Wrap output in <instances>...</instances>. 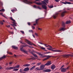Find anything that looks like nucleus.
Masks as SVG:
<instances>
[{"mask_svg":"<svg viewBox=\"0 0 73 73\" xmlns=\"http://www.w3.org/2000/svg\"><path fill=\"white\" fill-rule=\"evenodd\" d=\"M10 19L11 20L14 22H13V24H11V25H12L13 27V26H15V27H17V23H16V21H15V20H14L12 17H10Z\"/></svg>","mask_w":73,"mask_h":73,"instance_id":"1","label":"nucleus"},{"mask_svg":"<svg viewBox=\"0 0 73 73\" xmlns=\"http://www.w3.org/2000/svg\"><path fill=\"white\" fill-rule=\"evenodd\" d=\"M25 42H26L28 44H29V45H34V46H36V44H34L33 43L31 42L28 40L25 39Z\"/></svg>","mask_w":73,"mask_h":73,"instance_id":"2","label":"nucleus"},{"mask_svg":"<svg viewBox=\"0 0 73 73\" xmlns=\"http://www.w3.org/2000/svg\"><path fill=\"white\" fill-rule=\"evenodd\" d=\"M41 2L42 3H39V2H35V4H37V5H42V4H46V3L44 1H42Z\"/></svg>","mask_w":73,"mask_h":73,"instance_id":"3","label":"nucleus"},{"mask_svg":"<svg viewBox=\"0 0 73 73\" xmlns=\"http://www.w3.org/2000/svg\"><path fill=\"white\" fill-rule=\"evenodd\" d=\"M64 57H68L69 56H71V57H73V55L71 54H67V55H64L63 56Z\"/></svg>","mask_w":73,"mask_h":73,"instance_id":"4","label":"nucleus"},{"mask_svg":"<svg viewBox=\"0 0 73 73\" xmlns=\"http://www.w3.org/2000/svg\"><path fill=\"white\" fill-rule=\"evenodd\" d=\"M46 5H47V4H46L42 5V7L43 8V9H44L46 10V9H47V7H46Z\"/></svg>","mask_w":73,"mask_h":73,"instance_id":"5","label":"nucleus"},{"mask_svg":"<svg viewBox=\"0 0 73 73\" xmlns=\"http://www.w3.org/2000/svg\"><path fill=\"white\" fill-rule=\"evenodd\" d=\"M45 65H40V70H43L44 69V68L45 67Z\"/></svg>","mask_w":73,"mask_h":73,"instance_id":"6","label":"nucleus"},{"mask_svg":"<svg viewBox=\"0 0 73 73\" xmlns=\"http://www.w3.org/2000/svg\"><path fill=\"white\" fill-rule=\"evenodd\" d=\"M66 30V29H65V28L62 27L60 28L59 29V31H65Z\"/></svg>","mask_w":73,"mask_h":73,"instance_id":"7","label":"nucleus"},{"mask_svg":"<svg viewBox=\"0 0 73 73\" xmlns=\"http://www.w3.org/2000/svg\"><path fill=\"white\" fill-rule=\"evenodd\" d=\"M66 13V11H63L62 12L61 14V16L62 17H63L65 16V13Z\"/></svg>","mask_w":73,"mask_h":73,"instance_id":"8","label":"nucleus"},{"mask_svg":"<svg viewBox=\"0 0 73 73\" xmlns=\"http://www.w3.org/2000/svg\"><path fill=\"white\" fill-rule=\"evenodd\" d=\"M29 70V67H27L25 68L23 70V71L24 72H27V71H28V70Z\"/></svg>","mask_w":73,"mask_h":73,"instance_id":"9","label":"nucleus"},{"mask_svg":"<svg viewBox=\"0 0 73 73\" xmlns=\"http://www.w3.org/2000/svg\"><path fill=\"white\" fill-rule=\"evenodd\" d=\"M52 64V63H51V62L50 61L48 62L47 63H46L45 65V66H48V65H50L51 64Z\"/></svg>","mask_w":73,"mask_h":73,"instance_id":"10","label":"nucleus"},{"mask_svg":"<svg viewBox=\"0 0 73 73\" xmlns=\"http://www.w3.org/2000/svg\"><path fill=\"white\" fill-rule=\"evenodd\" d=\"M58 13H56L55 14L53 15V17L54 19H56L57 17V16H58Z\"/></svg>","mask_w":73,"mask_h":73,"instance_id":"11","label":"nucleus"},{"mask_svg":"<svg viewBox=\"0 0 73 73\" xmlns=\"http://www.w3.org/2000/svg\"><path fill=\"white\" fill-rule=\"evenodd\" d=\"M62 4H72L70 2H62Z\"/></svg>","mask_w":73,"mask_h":73,"instance_id":"12","label":"nucleus"},{"mask_svg":"<svg viewBox=\"0 0 73 73\" xmlns=\"http://www.w3.org/2000/svg\"><path fill=\"white\" fill-rule=\"evenodd\" d=\"M61 69V72H65L66 70V69L64 68H62Z\"/></svg>","mask_w":73,"mask_h":73,"instance_id":"13","label":"nucleus"},{"mask_svg":"<svg viewBox=\"0 0 73 73\" xmlns=\"http://www.w3.org/2000/svg\"><path fill=\"white\" fill-rule=\"evenodd\" d=\"M50 71H51V70L50 69H46L43 70L44 72H50Z\"/></svg>","mask_w":73,"mask_h":73,"instance_id":"14","label":"nucleus"},{"mask_svg":"<svg viewBox=\"0 0 73 73\" xmlns=\"http://www.w3.org/2000/svg\"><path fill=\"white\" fill-rule=\"evenodd\" d=\"M6 69L7 70H11V69H13V67H7Z\"/></svg>","mask_w":73,"mask_h":73,"instance_id":"15","label":"nucleus"},{"mask_svg":"<svg viewBox=\"0 0 73 73\" xmlns=\"http://www.w3.org/2000/svg\"><path fill=\"white\" fill-rule=\"evenodd\" d=\"M25 1L27 2V4H32L33 3L31 1H28V0H24Z\"/></svg>","mask_w":73,"mask_h":73,"instance_id":"16","label":"nucleus"},{"mask_svg":"<svg viewBox=\"0 0 73 73\" xmlns=\"http://www.w3.org/2000/svg\"><path fill=\"white\" fill-rule=\"evenodd\" d=\"M30 66V64H25L23 66H24V67L29 66Z\"/></svg>","mask_w":73,"mask_h":73,"instance_id":"17","label":"nucleus"},{"mask_svg":"<svg viewBox=\"0 0 73 73\" xmlns=\"http://www.w3.org/2000/svg\"><path fill=\"white\" fill-rule=\"evenodd\" d=\"M12 48H13V49H18V47L14 46H12Z\"/></svg>","mask_w":73,"mask_h":73,"instance_id":"18","label":"nucleus"},{"mask_svg":"<svg viewBox=\"0 0 73 73\" xmlns=\"http://www.w3.org/2000/svg\"><path fill=\"white\" fill-rule=\"evenodd\" d=\"M40 48L42 49V50H44L45 51H46V52H47V50H45L46 48L44 47H40Z\"/></svg>","mask_w":73,"mask_h":73,"instance_id":"19","label":"nucleus"},{"mask_svg":"<svg viewBox=\"0 0 73 73\" xmlns=\"http://www.w3.org/2000/svg\"><path fill=\"white\" fill-rule=\"evenodd\" d=\"M32 54L33 55V56L35 57H36L37 58H38V56H37V55H36V54H33V53H32Z\"/></svg>","mask_w":73,"mask_h":73,"instance_id":"20","label":"nucleus"},{"mask_svg":"<svg viewBox=\"0 0 73 73\" xmlns=\"http://www.w3.org/2000/svg\"><path fill=\"white\" fill-rule=\"evenodd\" d=\"M37 54H38L39 56H43L44 55L43 54H41V52H36Z\"/></svg>","mask_w":73,"mask_h":73,"instance_id":"21","label":"nucleus"},{"mask_svg":"<svg viewBox=\"0 0 73 73\" xmlns=\"http://www.w3.org/2000/svg\"><path fill=\"white\" fill-rule=\"evenodd\" d=\"M20 67V65H18L15 67H13V69H15V68H19Z\"/></svg>","mask_w":73,"mask_h":73,"instance_id":"22","label":"nucleus"},{"mask_svg":"<svg viewBox=\"0 0 73 73\" xmlns=\"http://www.w3.org/2000/svg\"><path fill=\"white\" fill-rule=\"evenodd\" d=\"M5 57H6V56L4 55L2 57L0 58V60H3V58H5Z\"/></svg>","mask_w":73,"mask_h":73,"instance_id":"23","label":"nucleus"},{"mask_svg":"<svg viewBox=\"0 0 73 73\" xmlns=\"http://www.w3.org/2000/svg\"><path fill=\"white\" fill-rule=\"evenodd\" d=\"M53 52H61V51L60 50H53Z\"/></svg>","mask_w":73,"mask_h":73,"instance_id":"24","label":"nucleus"},{"mask_svg":"<svg viewBox=\"0 0 73 73\" xmlns=\"http://www.w3.org/2000/svg\"><path fill=\"white\" fill-rule=\"evenodd\" d=\"M35 66H33L30 69V70H32L33 69H35Z\"/></svg>","mask_w":73,"mask_h":73,"instance_id":"25","label":"nucleus"},{"mask_svg":"<svg viewBox=\"0 0 73 73\" xmlns=\"http://www.w3.org/2000/svg\"><path fill=\"white\" fill-rule=\"evenodd\" d=\"M71 23V22L70 21H68L66 22V23L67 24H69Z\"/></svg>","mask_w":73,"mask_h":73,"instance_id":"26","label":"nucleus"},{"mask_svg":"<svg viewBox=\"0 0 73 73\" xmlns=\"http://www.w3.org/2000/svg\"><path fill=\"white\" fill-rule=\"evenodd\" d=\"M55 68H56V67L54 65H53L51 67V68L52 69H54Z\"/></svg>","mask_w":73,"mask_h":73,"instance_id":"27","label":"nucleus"},{"mask_svg":"<svg viewBox=\"0 0 73 73\" xmlns=\"http://www.w3.org/2000/svg\"><path fill=\"white\" fill-rule=\"evenodd\" d=\"M65 23L64 22H62V26L63 27H65Z\"/></svg>","mask_w":73,"mask_h":73,"instance_id":"28","label":"nucleus"},{"mask_svg":"<svg viewBox=\"0 0 73 73\" xmlns=\"http://www.w3.org/2000/svg\"><path fill=\"white\" fill-rule=\"evenodd\" d=\"M51 56H50L49 55H46V58H47L48 59H49V58L50 57H51Z\"/></svg>","mask_w":73,"mask_h":73,"instance_id":"29","label":"nucleus"},{"mask_svg":"<svg viewBox=\"0 0 73 73\" xmlns=\"http://www.w3.org/2000/svg\"><path fill=\"white\" fill-rule=\"evenodd\" d=\"M36 70H40V69L39 68V67H38L35 68Z\"/></svg>","mask_w":73,"mask_h":73,"instance_id":"30","label":"nucleus"},{"mask_svg":"<svg viewBox=\"0 0 73 73\" xmlns=\"http://www.w3.org/2000/svg\"><path fill=\"white\" fill-rule=\"evenodd\" d=\"M31 59H32V60H36L35 58L34 57H32L30 59H28V60H31Z\"/></svg>","mask_w":73,"mask_h":73,"instance_id":"31","label":"nucleus"},{"mask_svg":"<svg viewBox=\"0 0 73 73\" xmlns=\"http://www.w3.org/2000/svg\"><path fill=\"white\" fill-rule=\"evenodd\" d=\"M38 20H39V19H36V24H38Z\"/></svg>","mask_w":73,"mask_h":73,"instance_id":"32","label":"nucleus"},{"mask_svg":"<svg viewBox=\"0 0 73 73\" xmlns=\"http://www.w3.org/2000/svg\"><path fill=\"white\" fill-rule=\"evenodd\" d=\"M5 11V9H2L1 10H0V12H4Z\"/></svg>","mask_w":73,"mask_h":73,"instance_id":"33","label":"nucleus"},{"mask_svg":"<svg viewBox=\"0 0 73 73\" xmlns=\"http://www.w3.org/2000/svg\"><path fill=\"white\" fill-rule=\"evenodd\" d=\"M41 62H39L36 65H38V66L39 65H41Z\"/></svg>","mask_w":73,"mask_h":73,"instance_id":"34","label":"nucleus"},{"mask_svg":"<svg viewBox=\"0 0 73 73\" xmlns=\"http://www.w3.org/2000/svg\"><path fill=\"white\" fill-rule=\"evenodd\" d=\"M16 10H17V9H16V8H15V10H12L11 11L12 12H15V11H16Z\"/></svg>","mask_w":73,"mask_h":73,"instance_id":"35","label":"nucleus"},{"mask_svg":"<svg viewBox=\"0 0 73 73\" xmlns=\"http://www.w3.org/2000/svg\"><path fill=\"white\" fill-rule=\"evenodd\" d=\"M43 45H44L46 47H48V46H49V45H48V46H47L48 45V44H43Z\"/></svg>","mask_w":73,"mask_h":73,"instance_id":"36","label":"nucleus"},{"mask_svg":"<svg viewBox=\"0 0 73 73\" xmlns=\"http://www.w3.org/2000/svg\"><path fill=\"white\" fill-rule=\"evenodd\" d=\"M0 24L2 25H3V24H4V23H3V22L1 21H0Z\"/></svg>","mask_w":73,"mask_h":73,"instance_id":"37","label":"nucleus"},{"mask_svg":"<svg viewBox=\"0 0 73 73\" xmlns=\"http://www.w3.org/2000/svg\"><path fill=\"white\" fill-rule=\"evenodd\" d=\"M29 32H31V33H33V30H30L29 31Z\"/></svg>","mask_w":73,"mask_h":73,"instance_id":"38","label":"nucleus"},{"mask_svg":"<svg viewBox=\"0 0 73 73\" xmlns=\"http://www.w3.org/2000/svg\"><path fill=\"white\" fill-rule=\"evenodd\" d=\"M44 1L46 2V3H49V2L48 1V0H44Z\"/></svg>","mask_w":73,"mask_h":73,"instance_id":"39","label":"nucleus"},{"mask_svg":"<svg viewBox=\"0 0 73 73\" xmlns=\"http://www.w3.org/2000/svg\"><path fill=\"white\" fill-rule=\"evenodd\" d=\"M23 52H24V53H26L27 54V53H28L27 51H25V50H24Z\"/></svg>","mask_w":73,"mask_h":73,"instance_id":"40","label":"nucleus"},{"mask_svg":"<svg viewBox=\"0 0 73 73\" xmlns=\"http://www.w3.org/2000/svg\"><path fill=\"white\" fill-rule=\"evenodd\" d=\"M19 70L18 69L16 68V69H14L13 70V71H17V70Z\"/></svg>","mask_w":73,"mask_h":73,"instance_id":"41","label":"nucleus"},{"mask_svg":"<svg viewBox=\"0 0 73 73\" xmlns=\"http://www.w3.org/2000/svg\"><path fill=\"white\" fill-rule=\"evenodd\" d=\"M7 53H8V54H11V55L13 54L12 52H7Z\"/></svg>","mask_w":73,"mask_h":73,"instance_id":"42","label":"nucleus"},{"mask_svg":"<svg viewBox=\"0 0 73 73\" xmlns=\"http://www.w3.org/2000/svg\"><path fill=\"white\" fill-rule=\"evenodd\" d=\"M48 60V58H45L43 60V61H46V60Z\"/></svg>","mask_w":73,"mask_h":73,"instance_id":"43","label":"nucleus"},{"mask_svg":"<svg viewBox=\"0 0 73 73\" xmlns=\"http://www.w3.org/2000/svg\"><path fill=\"white\" fill-rule=\"evenodd\" d=\"M32 28L33 29H35V27L32 26Z\"/></svg>","mask_w":73,"mask_h":73,"instance_id":"44","label":"nucleus"},{"mask_svg":"<svg viewBox=\"0 0 73 73\" xmlns=\"http://www.w3.org/2000/svg\"><path fill=\"white\" fill-rule=\"evenodd\" d=\"M28 46V45H27L26 44H25V46H23V47H26V46Z\"/></svg>","mask_w":73,"mask_h":73,"instance_id":"45","label":"nucleus"},{"mask_svg":"<svg viewBox=\"0 0 73 73\" xmlns=\"http://www.w3.org/2000/svg\"><path fill=\"white\" fill-rule=\"evenodd\" d=\"M21 32V33H22L23 34H24V31H20Z\"/></svg>","mask_w":73,"mask_h":73,"instance_id":"46","label":"nucleus"},{"mask_svg":"<svg viewBox=\"0 0 73 73\" xmlns=\"http://www.w3.org/2000/svg\"><path fill=\"white\" fill-rule=\"evenodd\" d=\"M37 8H38V9H41V7H38V6L37 7Z\"/></svg>","mask_w":73,"mask_h":73,"instance_id":"47","label":"nucleus"},{"mask_svg":"<svg viewBox=\"0 0 73 73\" xmlns=\"http://www.w3.org/2000/svg\"><path fill=\"white\" fill-rule=\"evenodd\" d=\"M33 7L34 8H37V6H36V5H34L33 6Z\"/></svg>","mask_w":73,"mask_h":73,"instance_id":"48","label":"nucleus"},{"mask_svg":"<svg viewBox=\"0 0 73 73\" xmlns=\"http://www.w3.org/2000/svg\"><path fill=\"white\" fill-rule=\"evenodd\" d=\"M21 51H22L23 52L24 51V49H23V48H21Z\"/></svg>","mask_w":73,"mask_h":73,"instance_id":"49","label":"nucleus"},{"mask_svg":"<svg viewBox=\"0 0 73 73\" xmlns=\"http://www.w3.org/2000/svg\"><path fill=\"white\" fill-rule=\"evenodd\" d=\"M20 72H21V73H22V72H23V70L20 69Z\"/></svg>","mask_w":73,"mask_h":73,"instance_id":"50","label":"nucleus"},{"mask_svg":"<svg viewBox=\"0 0 73 73\" xmlns=\"http://www.w3.org/2000/svg\"><path fill=\"white\" fill-rule=\"evenodd\" d=\"M13 63V62H9V65H11V64H12Z\"/></svg>","mask_w":73,"mask_h":73,"instance_id":"51","label":"nucleus"},{"mask_svg":"<svg viewBox=\"0 0 73 73\" xmlns=\"http://www.w3.org/2000/svg\"><path fill=\"white\" fill-rule=\"evenodd\" d=\"M48 53H50V52H47L46 53H44V54H48Z\"/></svg>","mask_w":73,"mask_h":73,"instance_id":"52","label":"nucleus"},{"mask_svg":"<svg viewBox=\"0 0 73 73\" xmlns=\"http://www.w3.org/2000/svg\"><path fill=\"white\" fill-rule=\"evenodd\" d=\"M35 35H36V36H38V34L36 33H35Z\"/></svg>","mask_w":73,"mask_h":73,"instance_id":"53","label":"nucleus"},{"mask_svg":"<svg viewBox=\"0 0 73 73\" xmlns=\"http://www.w3.org/2000/svg\"><path fill=\"white\" fill-rule=\"evenodd\" d=\"M49 7L50 8H52L53 7V6H50Z\"/></svg>","mask_w":73,"mask_h":73,"instance_id":"54","label":"nucleus"},{"mask_svg":"<svg viewBox=\"0 0 73 73\" xmlns=\"http://www.w3.org/2000/svg\"><path fill=\"white\" fill-rule=\"evenodd\" d=\"M42 58H44V57H46V55L42 56H41Z\"/></svg>","mask_w":73,"mask_h":73,"instance_id":"55","label":"nucleus"},{"mask_svg":"<svg viewBox=\"0 0 73 73\" xmlns=\"http://www.w3.org/2000/svg\"><path fill=\"white\" fill-rule=\"evenodd\" d=\"M27 24L29 25H31V23L29 22L27 23Z\"/></svg>","mask_w":73,"mask_h":73,"instance_id":"56","label":"nucleus"},{"mask_svg":"<svg viewBox=\"0 0 73 73\" xmlns=\"http://www.w3.org/2000/svg\"><path fill=\"white\" fill-rule=\"evenodd\" d=\"M38 30H40V31H42V29L41 28L40 29V28H38Z\"/></svg>","mask_w":73,"mask_h":73,"instance_id":"57","label":"nucleus"},{"mask_svg":"<svg viewBox=\"0 0 73 73\" xmlns=\"http://www.w3.org/2000/svg\"><path fill=\"white\" fill-rule=\"evenodd\" d=\"M64 65H63V66H62L60 68V69H62V68H63V67H64Z\"/></svg>","mask_w":73,"mask_h":73,"instance_id":"58","label":"nucleus"},{"mask_svg":"<svg viewBox=\"0 0 73 73\" xmlns=\"http://www.w3.org/2000/svg\"><path fill=\"white\" fill-rule=\"evenodd\" d=\"M56 2H58L59 1V0H55Z\"/></svg>","mask_w":73,"mask_h":73,"instance_id":"59","label":"nucleus"},{"mask_svg":"<svg viewBox=\"0 0 73 73\" xmlns=\"http://www.w3.org/2000/svg\"><path fill=\"white\" fill-rule=\"evenodd\" d=\"M7 28H9V27H10V25H9L8 26H7Z\"/></svg>","mask_w":73,"mask_h":73,"instance_id":"60","label":"nucleus"},{"mask_svg":"<svg viewBox=\"0 0 73 73\" xmlns=\"http://www.w3.org/2000/svg\"><path fill=\"white\" fill-rule=\"evenodd\" d=\"M38 43L39 44H42L43 45H44V44L40 42H38Z\"/></svg>","mask_w":73,"mask_h":73,"instance_id":"61","label":"nucleus"},{"mask_svg":"<svg viewBox=\"0 0 73 73\" xmlns=\"http://www.w3.org/2000/svg\"><path fill=\"white\" fill-rule=\"evenodd\" d=\"M10 33H11V34H13V32H10Z\"/></svg>","mask_w":73,"mask_h":73,"instance_id":"62","label":"nucleus"},{"mask_svg":"<svg viewBox=\"0 0 73 73\" xmlns=\"http://www.w3.org/2000/svg\"><path fill=\"white\" fill-rule=\"evenodd\" d=\"M0 15H3V13H0Z\"/></svg>","mask_w":73,"mask_h":73,"instance_id":"63","label":"nucleus"},{"mask_svg":"<svg viewBox=\"0 0 73 73\" xmlns=\"http://www.w3.org/2000/svg\"><path fill=\"white\" fill-rule=\"evenodd\" d=\"M36 24H37V25H38V24H36V23H35V24H34L33 25H36Z\"/></svg>","mask_w":73,"mask_h":73,"instance_id":"64","label":"nucleus"}]
</instances>
